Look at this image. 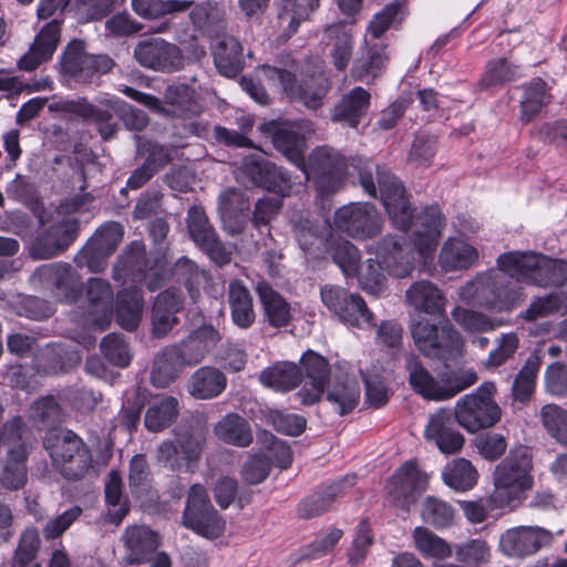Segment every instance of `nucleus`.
Returning <instances> with one entry per match:
<instances>
[{"mask_svg": "<svg viewBox=\"0 0 567 567\" xmlns=\"http://www.w3.org/2000/svg\"><path fill=\"white\" fill-rule=\"evenodd\" d=\"M370 104L371 94L361 86H354L347 94H343L333 106L331 121L357 128L368 114Z\"/></svg>", "mask_w": 567, "mask_h": 567, "instance_id": "c756f323", "label": "nucleus"}, {"mask_svg": "<svg viewBox=\"0 0 567 567\" xmlns=\"http://www.w3.org/2000/svg\"><path fill=\"white\" fill-rule=\"evenodd\" d=\"M520 90L523 94L519 101V120L524 123H529L550 102L549 89L544 80L534 78L520 85Z\"/></svg>", "mask_w": 567, "mask_h": 567, "instance_id": "c03bdc74", "label": "nucleus"}, {"mask_svg": "<svg viewBox=\"0 0 567 567\" xmlns=\"http://www.w3.org/2000/svg\"><path fill=\"white\" fill-rule=\"evenodd\" d=\"M334 225L348 236L364 240L381 233L383 218L373 204L350 203L336 210Z\"/></svg>", "mask_w": 567, "mask_h": 567, "instance_id": "ddd939ff", "label": "nucleus"}, {"mask_svg": "<svg viewBox=\"0 0 567 567\" xmlns=\"http://www.w3.org/2000/svg\"><path fill=\"white\" fill-rule=\"evenodd\" d=\"M439 377L440 401L455 396L477 381V374L472 369L446 370L441 372Z\"/></svg>", "mask_w": 567, "mask_h": 567, "instance_id": "13d9d810", "label": "nucleus"}, {"mask_svg": "<svg viewBox=\"0 0 567 567\" xmlns=\"http://www.w3.org/2000/svg\"><path fill=\"white\" fill-rule=\"evenodd\" d=\"M207 429L196 425H181L174 431V440L163 441L157 449V461L172 471L196 464L206 447Z\"/></svg>", "mask_w": 567, "mask_h": 567, "instance_id": "39448f33", "label": "nucleus"}, {"mask_svg": "<svg viewBox=\"0 0 567 567\" xmlns=\"http://www.w3.org/2000/svg\"><path fill=\"white\" fill-rule=\"evenodd\" d=\"M124 236V228L117 221L102 225L74 258L80 267H87L92 272H100L105 260L116 250Z\"/></svg>", "mask_w": 567, "mask_h": 567, "instance_id": "4468645a", "label": "nucleus"}, {"mask_svg": "<svg viewBox=\"0 0 567 567\" xmlns=\"http://www.w3.org/2000/svg\"><path fill=\"white\" fill-rule=\"evenodd\" d=\"M204 275L205 272L185 256L178 258L173 267V276L176 281L185 286L194 301L200 296L199 286Z\"/></svg>", "mask_w": 567, "mask_h": 567, "instance_id": "e2e57ef3", "label": "nucleus"}, {"mask_svg": "<svg viewBox=\"0 0 567 567\" xmlns=\"http://www.w3.org/2000/svg\"><path fill=\"white\" fill-rule=\"evenodd\" d=\"M186 223L192 240L215 264L224 266L230 261V252L220 240L202 207L192 206L187 212Z\"/></svg>", "mask_w": 567, "mask_h": 567, "instance_id": "a211bd4d", "label": "nucleus"}, {"mask_svg": "<svg viewBox=\"0 0 567 567\" xmlns=\"http://www.w3.org/2000/svg\"><path fill=\"white\" fill-rule=\"evenodd\" d=\"M409 384L413 391L426 400L440 401V378L435 379L415 354L405 360Z\"/></svg>", "mask_w": 567, "mask_h": 567, "instance_id": "8fccbe9b", "label": "nucleus"}, {"mask_svg": "<svg viewBox=\"0 0 567 567\" xmlns=\"http://www.w3.org/2000/svg\"><path fill=\"white\" fill-rule=\"evenodd\" d=\"M497 271L476 275L461 288V297L481 308L509 313L527 299L520 284L557 289L535 297L519 318L535 321L553 313L567 312V261L540 252L513 250L497 257Z\"/></svg>", "mask_w": 567, "mask_h": 567, "instance_id": "f257e3e1", "label": "nucleus"}, {"mask_svg": "<svg viewBox=\"0 0 567 567\" xmlns=\"http://www.w3.org/2000/svg\"><path fill=\"white\" fill-rule=\"evenodd\" d=\"M408 302L416 310L427 315H442L445 308V298L439 288L429 280L414 282L405 292Z\"/></svg>", "mask_w": 567, "mask_h": 567, "instance_id": "37998d69", "label": "nucleus"}, {"mask_svg": "<svg viewBox=\"0 0 567 567\" xmlns=\"http://www.w3.org/2000/svg\"><path fill=\"white\" fill-rule=\"evenodd\" d=\"M292 234L305 252H310L322 240V229L319 221L308 216H300L293 221Z\"/></svg>", "mask_w": 567, "mask_h": 567, "instance_id": "338daca9", "label": "nucleus"}, {"mask_svg": "<svg viewBox=\"0 0 567 567\" xmlns=\"http://www.w3.org/2000/svg\"><path fill=\"white\" fill-rule=\"evenodd\" d=\"M144 308V297L140 288L132 286L117 293L115 316L117 323L127 331L137 329Z\"/></svg>", "mask_w": 567, "mask_h": 567, "instance_id": "58836bf2", "label": "nucleus"}, {"mask_svg": "<svg viewBox=\"0 0 567 567\" xmlns=\"http://www.w3.org/2000/svg\"><path fill=\"white\" fill-rule=\"evenodd\" d=\"M375 171L378 187L374 184L372 168L370 166L358 167L359 183L364 193L377 198L379 192L388 216L396 229L405 233L414 225V248L423 258L430 257L436 249L445 225V218L440 207L437 205L427 206L415 218L402 183L383 167L375 166Z\"/></svg>", "mask_w": 567, "mask_h": 567, "instance_id": "f03ea898", "label": "nucleus"}, {"mask_svg": "<svg viewBox=\"0 0 567 567\" xmlns=\"http://www.w3.org/2000/svg\"><path fill=\"white\" fill-rule=\"evenodd\" d=\"M241 169L255 186L281 197L290 192L291 181L289 173L260 155L251 154L245 156Z\"/></svg>", "mask_w": 567, "mask_h": 567, "instance_id": "412c9836", "label": "nucleus"}, {"mask_svg": "<svg viewBox=\"0 0 567 567\" xmlns=\"http://www.w3.org/2000/svg\"><path fill=\"white\" fill-rule=\"evenodd\" d=\"M416 349L426 358L447 361L460 354L463 340L449 320L442 324L420 319L411 327Z\"/></svg>", "mask_w": 567, "mask_h": 567, "instance_id": "0eeeda50", "label": "nucleus"}, {"mask_svg": "<svg viewBox=\"0 0 567 567\" xmlns=\"http://www.w3.org/2000/svg\"><path fill=\"white\" fill-rule=\"evenodd\" d=\"M164 102L169 109V114L177 117L198 115L202 112L196 97V91L185 83H174L164 91Z\"/></svg>", "mask_w": 567, "mask_h": 567, "instance_id": "de8ad7c7", "label": "nucleus"}, {"mask_svg": "<svg viewBox=\"0 0 567 567\" xmlns=\"http://www.w3.org/2000/svg\"><path fill=\"white\" fill-rule=\"evenodd\" d=\"M451 316L468 333H483L494 329L492 319L478 311L456 306Z\"/></svg>", "mask_w": 567, "mask_h": 567, "instance_id": "774afa93", "label": "nucleus"}, {"mask_svg": "<svg viewBox=\"0 0 567 567\" xmlns=\"http://www.w3.org/2000/svg\"><path fill=\"white\" fill-rule=\"evenodd\" d=\"M33 279L60 302H72L81 296L83 284L69 264L51 262L38 267Z\"/></svg>", "mask_w": 567, "mask_h": 567, "instance_id": "2eb2a0df", "label": "nucleus"}, {"mask_svg": "<svg viewBox=\"0 0 567 567\" xmlns=\"http://www.w3.org/2000/svg\"><path fill=\"white\" fill-rule=\"evenodd\" d=\"M442 478L451 488L465 492L475 486L478 473L470 461L456 458L445 466L442 472Z\"/></svg>", "mask_w": 567, "mask_h": 567, "instance_id": "4d7b16f0", "label": "nucleus"}, {"mask_svg": "<svg viewBox=\"0 0 567 567\" xmlns=\"http://www.w3.org/2000/svg\"><path fill=\"white\" fill-rule=\"evenodd\" d=\"M68 110L73 111L95 124L96 130L104 141L111 140L117 132V124L113 121L112 109H101L91 104L86 99L69 102Z\"/></svg>", "mask_w": 567, "mask_h": 567, "instance_id": "603ef678", "label": "nucleus"}, {"mask_svg": "<svg viewBox=\"0 0 567 567\" xmlns=\"http://www.w3.org/2000/svg\"><path fill=\"white\" fill-rule=\"evenodd\" d=\"M212 53L216 69L227 78L237 76L244 68L243 47L233 35L218 34L212 41Z\"/></svg>", "mask_w": 567, "mask_h": 567, "instance_id": "7c9ffc66", "label": "nucleus"}, {"mask_svg": "<svg viewBox=\"0 0 567 567\" xmlns=\"http://www.w3.org/2000/svg\"><path fill=\"white\" fill-rule=\"evenodd\" d=\"M189 19L195 29L212 39L224 34L226 29V7L224 2L206 0L194 6Z\"/></svg>", "mask_w": 567, "mask_h": 567, "instance_id": "72a5a7b5", "label": "nucleus"}, {"mask_svg": "<svg viewBox=\"0 0 567 567\" xmlns=\"http://www.w3.org/2000/svg\"><path fill=\"white\" fill-rule=\"evenodd\" d=\"M324 34L328 40L327 45L330 47L331 63L336 70L346 71L353 53V30L344 24L337 23L329 25Z\"/></svg>", "mask_w": 567, "mask_h": 567, "instance_id": "4c0bfd02", "label": "nucleus"}, {"mask_svg": "<svg viewBox=\"0 0 567 567\" xmlns=\"http://www.w3.org/2000/svg\"><path fill=\"white\" fill-rule=\"evenodd\" d=\"M214 434L226 444L247 447L252 443V432L246 419L237 413H227L214 426Z\"/></svg>", "mask_w": 567, "mask_h": 567, "instance_id": "a18cd8bd", "label": "nucleus"}, {"mask_svg": "<svg viewBox=\"0 0 567 567\" xmlns=\"http://www.w3.org/2000/svg\"><path fill=\"white\" fill-rule=\"evenodd\" d=\"M227 297L233 323L243 330L251 328L256 321V312L248 288L240 280H231Z\"/></svg>", "mask_w": 567, "mask_h": 567, "instance_id": "e433bc0d", "label": "nucleus"}, {"mask_svg": "<svg viewBox=\"0 0 567 567\" xmlns=\"http://www.w3.org/2000/svg\"><path fill=\"white\" fill-rule=\"evenodd\" d=\"M55 471L69 482H79L93 470V455L89 445L74 431L66 427L50 430L43 437Z\"/></svg>", "mask_w": 567, "mask_h": 567, "instance_id": "20e7f679", "label": "nucleus"}, {"mask_svg": "<svg viewBox=\"0 0 567 567\" xmlns=\"http://www.w3.org/2000/svg\"><path fill=\"white\" fill-rule=\"evenodd\" d=\"M184 307L185 298L178 289L168 288L161 291L152 306V336L157 339L165 338L179 323L177 316Z\"/></svg>", "mask_w": 567, "mask_h": 567, "instance_id": "b1692460", "label": "nucleus"}, {"mask_svg": "<svg viewBox=\"0 0 567 567\" xmlns=\"http://www.w3.org/2000/svg\"><path fill=\"white\" fill-rule=\"evenodd\" d=\"M458 416L449 409H440L430 416L424 430L427 441L433 442L444 454L458 453L464 445V436L458 431Z\"/></svg>", "mask_w": 567, "mask_h": 567, "instance_id": "4be33fe9", "label": "nucleus"}, {"mask_svg": "<svg viewBox=\"0 0 567 567\" xmlns=\"http://www.w3.org/2000/svg\"><path fill=\"white\" fill-rule=\"evenodd\" d=\"M495 385L481 384L473 393L465 394L455 405L460 426L471 433L493 426L501 419V408L494 400Z\"/></svg>", "mask_w": 567, "mask_h": 567, "instance_id": "6e6552de", "label": "nucleus"}, {"mask_svg": "<svg viewBox=\"0 0 567 567\" xmlns=\"http://www.w3.org/2000/svg\"><path fill=\"white\" fill-rule=\"evenodd\" d=\"M183 524L209 539H215L224 533L225 522L213 507L207 491L202 484H193L188 489Z\"/></svg>", "mask_w": 567, "mask_h": 567, "instance_id": "9d476101", "label": "nucleus"}, {"mask_svg": "<svg viewBox=\"0 0 567 567\" xmlns=\"http://www.w3.org/2000/svg\"><path fill=\"white\" fill-rule=\"evenodd\" d=\"M354 484V476L343 477L321 487L310 496L302 499L298 505L300 518H312L329 511L334 501L346 493V489Z\"/></svg>", "mask_w": 567, "mask_h": 567, "instance_id": "2f4dec72", "label": "nucleus"}, {"mask_svg": "<svg viewBox=\"0 0 567 567\" xmlns=\"http://www.w3.org/2000/svg\"><path fill=\"white\" fill-rule=\"evenodd\" d=\"M326 399L340 416L351 413L360 400V386L349 375H336L327 385Z\"/></svg>", "mask_w": 567, "mask_h": 567, "instance_id": "c9c22d12", "label": "nucleus"}, {"mask_svg": "<svg viewBox=\"0 0 567 567\" xmlns=\"http://www.w3.org/2000/svg\"><path fill=\"white\" fill-rule=\"evenodd\" d=\"M101 352L105 360L115 367L127 368L132 361V353L123 334L109 333L101 341Z\"/></svg>", "mask_w": 567, "mask_h": 567, "instance_id": "0e129e2a", "label": "nucleus"}, {"mask_svg": "<svg viewBox=\"0 0 567 567\" xmlns=\"http://www.w3.org/2000/svg\"><path fill=\"white\" fill-rule=\"evenodd\" d=\"M171 161L168 151L161 145H153L142 165L136 167L126 181V187L133 190L142 188L153 176Z\"/></svg>", "mask_w": 567, "mask_h": 567, "instance_id": "3c124183", "label": "nucleus"}, {"mask_svg": "<svg viewBox=\"0 0 567 567\" xmlns=\"http://www.w3.org/2000/svg\"><path fill=\"white\" fill-rule=\"evenodd\" d=\"M226 385L227 378L219 369L202 367L192 374L188 392L197 400H210L220 395Z\"/></svg>", "mask_w": 567, "mask_h": 567, "instance_id": "ea45409f", "label": "nucleus"}, {"mask_svg": "<svg viewBox=\"0 0 567 567\" xmlns=\"http://www.w3.org/2000/svg\"><path fill=\"white\" fill-rule=\"evenodd\" d=\"M388 61L386 45L377 41L369 42L365 39L360 47L359 55L353 61L351 75L355 81L370 84L383 74Z\"/></svg>", "mask_w": 567, "mask_h": 567, "instance_id": "c85d7f7f", "label": "nucleus"}, {"mask_svg": "<svg viewBox=\"0 0 567 567\" xmlns=\"http://www.w3.org/2000/svg\"><path fill=\"white\" fill-rule=\"evenodd\" d=\"M86 309L72 311V320L85 329L105 330L113 317L114 293L109 281L91 278L86 284Z\"/></svg>", "mask_w": 567, "mask_h": 567, "instance_id": "9b49d317", "label": "nucleus"}, {"mask_svg": "<svg viewBox=\"0 0 567 567\" xmlns=\"http://www.w3.org/2000/svg\"><path fill=\"white\" fill-rule=\"evenodd\" d=\"M260 132L271 137L274 147L303 172L307 179L312 176L321 196L332 195L342 187L348 168L346 157L331 147L321 146L312 152L308 166L303 156L302 123L269 121L260 125Z\"/></svg>", "mask_w": 567, "mask_h": 567, "instance_id": "7ed1b4c3", "label": "nucleus"}, {"mask_svg": "<svg viewBox=\"0 0 567 567\" xmlns=\"http://www.w3.org/2000/svg\"><path fill=\"white\" fill-rule=\"evenodd\" d=\"M266 80L280 89L287 97L303 103L308 109L321 106L322 100L330 89L329 78L323 72H315L299 82L296 74L289 70L265 65Z\"/></svg>", "mask_w": 567, "mask_h": 567, "instance_id": "423d86ee", "label": "nucleus"}, {"mask_svg": "<svg viewBox=\"0 0 567 567\" xmlns=\"http://www.w3.org/2000/svg\"><path fill=\"white\" fill-rule=\"evenodd\" d=\"M301 372H305L308 381L298 393L303 404L312 405L322 396L330 377V364L321 354L307 350L301 359Z\"/></svg>", "mask_w": 567, "mask_h": 567, "instance_id": "a878e982", "label": "nucleus"}, {"mask_svg": "<svg viewBox=\"0 0 567 567\" xmlns=\"http://www.w3.org/2000/svg\"><path fill=\"white\" fill-rule=\"evenodd\" d=\"M262 385L278 392H289L302 381L301 369L292 362H278L259 374Z\"/></svg>", "mask_w": 567, "mask_h": 567, "instance_id": "49530a36", "label": "nucleus"}, {"mask_svg": "<svg viewBox=\"0 0 567 567\" xmlns=\"http://www.w3.org/2000/svg\"><path fill=\"white\" fill-rule=\"evenodd\" d=\"M329 254L346 277H355L360 267L359 249L349 240H334L330 244Z\"/></svg>", "mask_w": 567, "mask_h": 567, "instance_id": "bf43d9fd", "label": "nucleus"}, {"mask_svg": "<svg viewBox=\"0 0 567 567\" xmlns=\"http://www.w3.org/2000/svg\"><path fill=\"white\" fill-rule=\"evenodd\" d=\"M320 298L324 307L344 324L355 328L374 327V315L364 299L338 285H324L320 288Z\"/></svg>", "mask_w": 567, "mask_h": 567, "instance_id": "1a4fd4ad", "label": "nucleus"}, {"mask_svg": "<svg viewBox=\"0 0 567 567\" xmlns=\"http://www.w3.org/2000/svg\"><path fill=\"white\" fill-rule=\"evenodd\" d=\"M41 540L35 528L25 529L12 557L11 567H40L37 556Z\"/></svg>", "mask_w": 567, "mask_h": 567, "instance_id": "052dcab7", "label": "nucleus"}, {"mask_svg": "<svg viewBox=\"0 0 567 567\" xmlns=\"http://www.w3.org/2000/svg\"><path fill=\"white\" fill-rule=\"evenodd\" d=\"M554 540L550 530L539 526H517L505 530L499 539V550L512 558L535 555Z\"/></svg>", "mask_w": 567, "mask_h": 567, "instance_id": "6ab92c4d", "label": "nucleus"}, {"mask_svg": "<svg viewBox=\"0 0 567 567\" xmlns=\"http://www.w3.org/2000/svg\"><path fill=\"white\" fill-rule=\"evenodd\" d=\"M523 76V69L506 58H497L487 62L480 84L484 89L501 86Z\"/></svg>", "mask_w": 567, "mask_h": 567, "instance_id": "6e6d98bb", "label": "nucleus"}, {"mask_svg": "<svg viewBox=\"0 0 567 567\" xmlns=\"http://www.w3.org/2000/svg\"><path fill=\"white\" fill-rule=\"evenodd\" d=\"M27 456L24 444L9 447L4 465L0 471V482L6 488L18 491L25 485L28 480Z\"/></svg>", "mask_w": 567, "mask_h": 567, "instance_id": "09e8293b", "label": "nucleus"}, {"mask_svg": "<svg viewBox=\"0 0 567 567\" xmlns=\"http://www.w3.org/2000/svg\"><path fill=\"white\" fill-rule=\"evenodd\" d=\"M4 190L9 199L23 204L32 212L39 225H44L45 206L40 197L37 183L30 176L17 174L7 184Z\"/></svg>", "mask_w": 567, "mask_h": 567, "instance_id": "f704fd0d", "label": "nucleus"}, {"mask_svg": "<svg viewBox=\"0 0 567 567\" xmlns=\"http://www.w3.org/2000/svg\"><path fill=\"white\" fill-rule=\"evenodd\" d=\"M413 539L417 550L425 557L443 559L452 555L451 546L427 528L416 527Z\"/></svg>", "mask_w": 567, "mask_h": 567, "instance_id": "680f3d73", "label": "nucleus"}, {"mask_svg": "<svg viewBox=\"0 0 567 567\" xmlns=\"http://www.w3.org/2000/svg\"><path fill=\"white\" fill-rule=\"evenodd\" d=\"M374 260L378 261L388 275L405 278L413 270L414 252L403 236L386 235L374 247Z\"/></svg>", "mask_w": 567, "mask_h": 567, "instance_id": "aec40b11", "label": "nucleus"}, {"mask_svg": "<svg viewBox=\"0 0 567 567\" xmlns=\"http://www.w3.org/2000/svg\"><path fill=\"white\" fill-rule=\"evenodd\" d=\"M61 38L60 21L53 19L42 27L28 52L18 61L21 70L33 71L54 54Z\"/></svg>", "mask_w": 567, "mask_h": 567, "instance_id": "cd10ccee", "label": "nucleus"}, {"mask_svg": "<svg viewBox=\"0 0 567 567\" xmlns=\"http://www.w3.org/2000/svg\"><path fill=\"white\" fill-rule=\"evenodd\" d=\"M533 455L527 446L519 445L495 467L494 484L498 488L528 489L533 485Z\"/></svg>", "mask_w": 567, "mask_h": 567, "instance_id": "f3484780", "label": "nucleus"}, {"mask_svg": "<svg viewBox=\"0 0 567 567\" xmlns=\"http://www.w3.org/2000/svg\"><path fill=\"white\" fill-rule=\"evenodd\" d=\"M426 475L419 468L416 462L408 461L392 475L389 483V494L398 506L409 511L417 496L425 489Z\"/></svg>", "mask_w": 567, "mask_h": 567, "instance_id": "5701e85b", "label": "nucleus"}, {"mask_svg": "<svg viewBox=\"0 0 567 567\" xmlns=\"http://www.w3.org/2000/svg\"><path fill=\"white\" fill-rule=\"evenodd\" d=\"M179 414V404L176 398L165 396L151 404L144 416L145 427L153 433L169 427Z\"/></svg>", "mask_w": 567, "mask_h": 567, "instance_id": "5fc2aeb1", "label": "nucleus"}, {"mask_svg": "<svg viewBox=\"0 0 567 567\" xmlns=\"http://www.w3.org/2000/svg\"><path fill=\"white\" fill-rule=\"evenodd\" d=\"M184 367L173 344L163 348L156 354L153 362L151 373L153 385L156 388H166L178 378Z\"/></svg>", "mask_w": 567, "mask_h": 567, "instance_id": "864d4df0", "label": "nucleus"}, {"mask_svg": "<svg viewBox=\"0 0 567 567\" xmlns=\"http://www.w3.org/2000/svg\"><path fill=\"white\" fill-rule=\"evenodd\" d=\"M114 61L107 54H89L81 40L71 41L62 56V72L80 83H91L95 76L110 72Z\"/></svg>", "mask_w": 567, "mask_h": 567, "instance_id": "f8f14e48", "label": "nucleus"}, {"mask_svg": "<svg viewBox=\"0 0 567 567\" xmlns=\"http://www.w3.org/2000/svg\"><path fill=\"white\" fill-rule=\"evenodd\" d=\"M147 268L146 247L143 241H132L114 268L115 280L141 281Z\"/></svg>", "mask_w": 567, "mask_h": 567, "instance_id": "79ce46f5", "label": "nucleus"}, {"mask_svg": "<svg viewBox=\"0 0 567 567\" xmlns=\"http://www.w3.org/2000/svg\"><path fill=\"white\" fill-rule=\"evenodd\" d=\"M477 259V249L456 238H449L439 255V264L445 271L468 269L476 264Z\"/></svg>", "mask_w": 567, "mask_h": 567, "instance_id": "a19ab883", "label": "nucleus"}, {"mask_svg": "<svg viewBox=\"0 0 567 567\" xmlns=\"http://www.w3.org/2000/svg\"><path fill=\"white\" fill-rule=\"evenodd\" d=\"M76 236L78 227L74 223H55L33 239L29 254L34 260L50 259L63 252Z\"/></svg>", "mask_w": 567, "mask_h": 567, "instance_id": "393cba45", "label": "nucleus"}, {"mask_svg": "<svg viewBox=\"0 0 567 567\" xmlns=\"http://www.w3.org/2000/svg\"><path fill=\"white\" fill-rule=\"evenodd\" d=\"M133 55L140 65L163 73L178 71L184 64L182 50L162 38L140 41L134 48Z\"/></svg>", "mask_w": 567, "mask_h": 567, "instance_id": "dca6fc26", "label": "nucleus"}, {"mask_svg": "<svg viewBox=\"0 0 567 567\" xmlns=\"http://www.w3.org/2000/svg\"><path fill=\"white\" fill-rule=\"evenodd\" d=\"M266 322L276 329L288 327L295 319L291 303L266 280L255 286Z\"/></svg>", "mask_w": 567, "mask_h": 567, "instance_id": "bb28decb", "label": "nucleus"}, {"mask_svg": "<svg viewBox=\"0 0 567 567\" xmlns=\"http://www.w3.org/2000/svg\"><path fill=\"white\" fill-rule=\"evenodd\" d=\"M128 565L142 564L152 557L158 548L157 534L146 526H130L122 536Z\"/></svg>", "mask_w": 567, "mask_h": 567, "instance_id": "473e14b6", "label": "nucleus"}, {"mask_svg": "<svg viewBox=\"0 0 567 567\" xmlns=\"http://www.w3.org/2000/svg\"><path fill=\"white\" fill-rule=\"evenodd\" d=\"M423 520L436 529L451 526L454 520V509L445 501L427 496L422 505Z\"/></svg>", "mask_w": 567, "mask_h": 567, "instance_id": "69168bd1", "label": "nucleus"}]
</instances>
